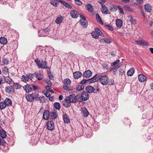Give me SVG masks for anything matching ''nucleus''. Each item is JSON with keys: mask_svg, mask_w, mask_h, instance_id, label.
I'll return each mask as SVG.
<instances>
[{"mask_svg": "<svg viewBox=\"0 0 153 153\" xmlns=\"http://www.w3.org/2000/svg\"><path fill=\"white\" fill-rule=\"evenodd\" d=\"M108 78L106 75L100 76L93 80V82H96L100 80V82L103 85H107L108 82Z\"/></svg>", "mask_w": 153, "mask_h": 153, "instance_id": "1", "label": "nucleus"}, {"mask_svg": "<svg viewBox=\"0 0 153 153\" xmlns=\"http://www.w3.org/2000/svg\"><path fill=\"white\" fill-rule=\"evenodd\" d=\"M92 37L95 39H98L100 36L102 37H104V35L100 30L98 28H96L95 29V31L91 33Z\"/></svg>", "mask_w": 153, "mask_h": 153, "instance_id": "2", "label": "nucleus"}, {"mask_svg": "<svg viewBox=\"0 0 153 153\" xmlns=\"http://www.w3.org/2000/svg\"><path fill=\"white\" fill-rule=\"evenodd\" d=\"M38 96H39V94L34 92L31 94H26L25 97L28 102H33L34 99L36 100V98Z\"/></svg>", "mask_w": 153, "mask_h": 153, "instance_id": "3", "label": "nucleus"}, {"mask_svg": "<svg viewBox=\"0 0 153 153\" xmlns=\"http://www.w3.org/2000/svg\"><path fill=\"white\" fill-rule=\"evenodd\" d=\"M80 98V99L79 100V101L80 102H81L82 101L87 100L89 99V95L87 92L85 91H83L81 94Z\"/></svg>", "mask_w": 153, "mask_h": 153, "instance_id": "4", "label": "nucleus"}, {"mask_svg": "<svg viewBox=\"0 0 153 153\" xmlns=\"http://www.w3.org/2000/svg\"><path fill=\"white\" fill-rule=\"evenodd\" d=\"M47 126V129L50 131H52L55 128L54 124L53 121H49L48 122Z\"/></svg>", "mask_w": 153, "mask_h": 153, "instance_id": "5", "label": "nucleus"}, {"mask_svg": "<svg viewBox=\"0 0 153 153\" xmlns=\"http://www.w3.org/2000/svg\"><path fill=\"white\" fill-rule=\"evenodd\" d=\"M49 29L48 28L44 30H41L39 31L38 35L39 36L43 37L47 35L48 33Z\"/></svg>", "mask_w": 153, "mask_h": 153, "instance_id": "6", "label": "nucleus"}, {"mask_svg": "<svg viewBox=\"0 0 153 153\" xmlns=\"http://www.w3.org/2000/svg\"><path fill=\"white\" fill-rule=\"evenodd\" d=\"M81 114L84 117H87L88 116L89 113L85 107H83L81 108Z\"/></svg>", "mask_w": 153, "mask_h": 153, "instance_id": "7", "label": "nucleus"}, {"mask_svg": "<svg viewBox=\"0 0 153 153\" xmlns=\"http://www.w3.org/2000/svg\"><path fill=\"white\" fill-rule=\"evenodd\" d=\"M67 97L68 98V99L69 100L71 103H75L77 100L76 96L74 94H71Z\"/></svg>", "mask_w": 153, "mask_h": 153, "instance_id": "8", "label": "nucleus"}, {"mask_svg": "<svg viewBox=\"0 0 153 153\" xmlns=\"http://www.w3.org/2000/svg\"><path fill=\"white\" fill-rule=\"evenodd\" d=\"M63 105L65 108H68L71 105V102L67 97L62 101Z\"/></svg>", "mask_w": 153, "mask_h": 153, "instance_id": "9", "label": "nucleus"}, {"mask_svg": "<svg viewBox=\"0 0 153 153\" xmlns=\"http://www.w3.org/2000/svg\"><path fill=\"white\" fill-rule=\"evenodd\" d=\"M6 92L9 94H13L15 92V90L12 86H7L5 88Z\"/></svg>", "mask_w": 153, "mask_h": 153, "instance_id": "10", "label": "nucleus"}, {"mask_svg": "<svg viewBox=\"0 0 153 153\" xmlns=\"http://www.w3.org/2000/svg\"><path fill=\"white\" fill-rule=\"evenodd\" d=\"M70 14L71 17L73 18L76 19L79 16V13L78 12L75 10H73L71 11Z\"/></svg>", "mask_w": 153, "mask_h": 153, "instance_id": "11", "label": "nucleus"}, {"mask_svg": "<svg viewBox=\"0 0 153 153\" xmlns=\"http://www.w3.org/2000/svg\"><path fill=\"white\" fill-rule=\"evenodd\" d=\"M24 90L26 93H28L32 91V89L30 85L27 84L23 87Z\"/></svg>", "mask_w": 153, "mask_h": 153, "instance_id": "12", "label": "nucleus"}, {"mask_svg": "<svg viewBox=\"0 0 153 153\" xmlns=\"http://www.w3.org/2000/svg\"><path fill=\"white\" fill-rule=\"evenodd\" d=\"M50 116V112L48 110H45L44 112L43 118L45 120H48Z\"/></svg>", "mask_w": 153, "mask_h": 153, "instance_id": "13", "label": "nucleus"}, {"mask_svg": "<svg viewBox=\"0 0 153 153\" xmlns=\"http://www.w3.org/2000/svg\"><path fill=\"white\" fill-rule=\"evenodd\" d=\"M137 44L143 46H146L148 44V43L143 40H138L135 41Z\"/></svg>", "mask_w": 153, "mask_h": 153, "instance_id": "14", "label": "nucleus"}, {"mask_svg": "<svg viewBox=\"0 0 153 153\" xmlns=\"http://www.w3.org/2000/svg\"><path fill=\"white\" fill-rule=\"evenodd\" d=\"M92 72L89 70L85 71L83 73L82 75L83 77L85 78H88L92 76Z\"/></svg>", "mask_w": 153, "mask_h": 153, "instance_id": "15", "label": "nucleus"}, {"mask_svg": "<svg viewBox=\"0 0 153 153\" xmlns=\"http://www.w3.org/2000/svg\"><path fill=\"white\" fill-rule=\"evenodd\" d=\"M82 73L79 71L75 72L73 73L74 78L75 79H78L81 77L82 76Z\"/></svg>", "mask_w": 153, "mask_h": 153, "instance_id": "16", "label": "nucleus"}, {"mask_svg": "<svg viewBox=\"0 0 153 153\" xmlns=\"http://www.w3.org/2000/svg\"><path fill=\"white\" fill-rule=\"evenodd\" d=\"M85 90L88 93H94V87L91 85L87 86Z\"/></svg>", "mask_w": 153, "mask_h": 153, "instance_id": "17", "label": "nucleus"}, {"mask_svg": "<svg viewBox=\"0 0 153 153\" xmlns=\"http://www.w3.org/2000/svg\"><path fill=\"white\" fill-rule=\"evenodd\" d=\"M147 78L143 74H140L139 75L138 79L141 82H144L146 80Z\"/></svg>", "mask_w": 153, "mask_h": 153, "instance_id": "18", "label": "nucleus"}, {"mask_svg": "<svg viewBox=\"0 0 153 153\" xmlns=\"http://www.w3.org/2000/svg\"><path fill=\"white\" fill-rule=\"evenodd\" d=\"M39 96H38L36 98V101H39L40 103H43L45 102V99L44 96H40L39 97Z\"/></svg>", "mask_w": 153, "mask_h": 153, "instance_id": "19", "label": "nucleus"}, {"mask_svg": "<svg viewBox=\"0 0 153 153\" xmlns=\"http://www.w3.org/2000/svg\"><path fill=\"white\" fill-rule=\"evenodd\" d=\"M34 74L35 75V77L37 79V80L39 81L42 80L43 78L42 77V74L40 72H35L34 73Z\"/></svg>", "mask_w": 153, "mask_h": 153, "instance_id": "20", "label": "nucleus"}, {"mask_svg": "<svg viewBox=\"0 0 153 153\" xmlns=\"http://www.w3.org/2000/svg\"><path fill=\"white\" fill-rule=\"evenodd\" d=\"M144 9L145 10L148 12L150 13L152 10V7L149 4H147L144 5Z\"/></svg>", "mask_w": 153, "mask_h": 153, "instance_id": "21", "label": "nucleus"}, {"mask_svg": "<svg viewBox=\"0 0 153 153\" xmlns=\"http://www.w3.org/2000/svg\"><path fill=\"white\" fill-rule=\"evenodd\" d=\"M116 24L117 27H121L123 25V22L120 19H117L116 20Z\"/></svg>", "mask_w": 153, "mask_h": 153, "instance_id": "22", "label": "nucleus"}, {"mask_svg": "<svg viewBox=\"0 0 153 153\" xmlns=\"http://www.w3.org/2000/svg\"><path fill=\"white\" fill-rule=\"evenodd\" d=\"M58 116V114L56 112L53 111L51 112H50V119H55Z\"/></svg>", "mask_w": 153, "mask_h": 153, "instance_id": "23", "label": "nucleus"}, {"mask_svg": "<svg viewBox=\"0 0 153 153\" xmlns=\"http://www.w3.org/2000/svg\"><path fill=\"white\" fill-rule=\"evenodd\" d=\"M63 118L65 123H70V121L69 116L65 114L63 116Z\"/></svg>", "mask_w": 153, "mask_h": 153, "instance_id": "24", "label": "nucleus"}, {"mask_svg": "<svg viewBox=\"0 0 153 153\" xmlns=\"http://www.w3.org/2000/svg\"><path fill=\"white\" fill-rule=\"evenodd\" d=\"M135 70L133 68H131L127 72V75L128 76H131L133 75L134 73Z\"/></svg>", "mask_w": 153, "mask_h": 153, "instance_id": "25", "label": "nucleus"}, {"mask_svg": "<svg viewBox=\"0 0 153 153\" xmlns=\"http://www.w3.org/2000/svg\"><path fill=\"white\" fill-rule=\"evenodd\" d=\"M101 11L103 13H105L106 14H109L108 11L107 7L105 5L102 7Z\"/></svg>", "mask_w": 153, "mask_h": 153, "instance_id": "26", "label": "nucleus"}, {"mask_svg": "<svg viewBox=\"0 0 153 153\" xmlns=\"http://www.w3.org/2000/svg\"><path fill=\"white\" fill-rule=\"evenodd\" d=\"M0 135L3 138H5L7 137V135L6 131L2 129L0 131Z\"/></svg>", "mask_w": 153, "mask_h": 153, "instance_id": "27", "label": "nucleus"}, {"mask_svg": "<svg viewBox=\"0 0 153 153\" xmlns=\"http://www.w3.org/2000/svg\"><path fill=\"white\" fill-rule=\"evenodd\" d=\"M79 22L81 25L83 26L84 27H86L88 25V22L86 20L85 21H84L83 20H80L79 21Z\"/></svg>", "mask_w": 153, "mask_h": 153, "instance_id": "28", "label": "nucleus"}, {"mask_svg": "<svg viewBox=\"0 0 153 153\" xmlns=\"http://www.w3.org/2000/svg\"><path fill=\"white\" fill-rule=\"evenodd\" d=\"M60 2L62 4L64 5L67 8L69 9H71L72 8V6L69 3L66 2L65 1H62L61 0H59Z\"/></svg>", "mask_w": 153, "mask_h": 153, "instance_id": "29", "label": "nucleus"}, {"mask_svg": "<svg viewBox=\"0 0 153 153\" xmlns=\"http://www.w3.org/2000/svg\"><path fill=\"white\" fill-rule=\"evenodd\" d=\"M7 43V40L4 37H1L0 38V43L3 45H6Z\"/></svg>", "mask_w": 153, "mask_h": 153, "instance_id": "30", "label": "nucleus"}, {"mask_svg": "<svg viewBox=\"0 0 153 153\" xmlns=\"http://www.w3.org/2000/svg\"><path fill=\"white\" fill-rule=\"evenodd\" d=\"M63 20V18L61 16L57 17L55 20V22L57 24H59L61 23Z\"/></svg>", "mask_w": 153, "mask_h": 153, "instance_id": "31", "label": "nucleus"}, {"mask_svg": "<svg viewBox=\"0 0 153 153\" xmlns=\"http://www.w3.org/2000/svg\"><path fill=\"white\" fill-rule=\"evenodd\" d=\"M41 68L43 69H47L48 68L47 63L46 61H42L41 63Z\"/></svg>", "mask_w": 153, "mask_h": 153, "instance_id": "32", "label": "nucleus"}, {"mask_svg": "<svg viewBox=\"0 0 153 153\" xmlns=\"http://www.w3.org/2000/svg\"><path fill=\"white\" fill-rule=\"evenodd\" d=\"M21 79L22 81L25 82H27L29 81V79H28V77L27 76V75H23L22 76Z\"/></svg>", "mask_w": 153, "mask_h": 153, "instance_id": "33", "label": "nucleus"}, {"mask_svg": "<svg viewBox=\"0 0 153 153\" xmlns=\"http://www.w3.org/2000/svg\"><path fill=\"white\" fill-rule=\"evenodd\" d=\"M96 19L98 22L101 25L103 24V22L102 21L100 15L98 14H96L95 16Z\"/></svg>", "mask_w": 153, "mask_h": 153, "instance_id": "34", "label": "nucleus"}, {"mask_svg": "<svg viewBox=\"0 0 153 153\" xmlns=\"http://www.w3.org/2000/svg\"><path fill=\"white\" fill-rule=\"evenodd\" d=\"M5 103L6 105L11 106L12 105V102L11 100L9 98H6L5 100Z\"/></svg>", "mask_w": 153, "mask_h": 153, "instance_id": "35", "label": "nucleus"}, {"mask_svg": "<svg viewBox=\"0 0 153 153\" xmlns=\"http://www.w3.org/2000/svg\"><path fill=\"white\" fill-rule=\"evenodd\" d=\"M128 17L130 19L129 21L131 24L134 25L136 23V21L135 19H133V17L131 16H128Z\"/></svg>", "mask_w": 153, "mask_h": 153, "instance_id": "36", "label": "nucleus"}, {"mask_svg": "<svg viewBox=\"0 0 153 153\" xmlns=\"http://www.w3.org/2000/svg\"><path fill=\"white\" fill-rule=\"evenodd\" d=\"M54 106L56 109L59 110L61 108V105L59 103L55 102L54 103Z\"/></svg>", "mask_w": 153, "mask_h": 153, "instance_id": "37", "label": "nucleus"}, {"mask_svg": "<svg viewBox=\"0 0 153 153\" xmlns=\"http://www.w3.org/2000/svg\"><path fill=\"white\" fill-rule=\"evenodd\" d=\"M123 8L125 10H128L130 12H132L133 11V9L131 8L130 7L126 5L123 6Z\"/></svg>", "mask_w": 153, "mask_h": 153, "instance_id": "38", "label": "nucleus"}, {"mask_svg": "<svg viewBox=\"0 0 153 153\" xmlns=\"http://www.w3.org/2000/svg\"><path fill=\"white\" fill-rule=\"evenodd\" d=\"M87 10H88L89 12H91L93 11L92 6L90 3H88L87 5Z\"/></svg>", "mask_w": 153, "mask_h": 153, "instance_id": "39", "label": "nucleus"}, {"mask_svg": "<svg viewBox=\"0 0 153 153\" xmlns=\"http://www.w3.org/2000/svg\"><path fill=\"white\" fill-rule=\"evenodd\" d=\"M64 84L65 85H69L71 83V81L69 79L67 78L64 80Z\"/></svg>", "mask_w": 153, "mask_h": 153, "instance_id": "40", "label": "nucleus"}, {"mask_svg": "<svg viewBox=\"0 0 153 153\" xmlns=\"http://www.w3.org/2000/svg\"><path fill=\"white\" fill-rule=\"evenodd\" d=\"M13 85L16 89H19L22 87V86L18 83H14Z\"/></svg>", "mask_w": 153, "mask_h": 153, "instance_id": "41", "label": "nucleus"}, {"mask_svg": "<svg viewBox=\"0 0 153 153\" xmlns=\"http://www.w3.org/2000/svg\"><path fill=\"white\" fill-rule=\"evenodd\" d=\"M7 105L5 102H0V109H2L4 108Z\"/></svg>", "mask_w": 153, "mask_h": 153, "instance_id": "42", "label": "nucleus"}, {"mask_svg": "<svg viewBox=\"0 0 153 153\" xmlns=\"http://www.w3.org/2000/svg\"><path fill=\"white\" fill-rule=\"evenodd\" d=\"M110 10L112 11H116L117 7L114 4L111 5L110 7Z\"/></svg>", "mask_w": 153, "mask_h": 153, "instance_id": "43", "label": "nucleus"}, {"mask_svg": "<svg viewBox=\"0 0 153 153\" xmlns=\"http://www.w3.org/2000/svg\"><path fill=\"white\" fill-rule=\"evenodd\" d=\"M2 73L4 74H7L8 73V69L5 67H4L2 69Z\"/></svg>", "mask_w": 153, "mask_h": 153, "instance_id": "44", "label": "nucleus"}, {"mask_svg": "<svg viewBox=\"0 0 153 153\" xmlns=\"http://www.w3.org/2000/svg\"><path fill=\"white\" fill-rule=\"evenodd\" d=\"M120 65H117L116 66L113 67L111 69V71H113V72H114L115 71H117L118 68L120 67Z\"/></svg>", "mask_w": 153, "mask_h": 153, "instance_id": "45", "label": "nucleus"}, {"mask_svg": "<svg viewBox=\"0 0 153 153\" xmlns=\"http://www.w3.org/2000/svg\"><path fill=\"white\" fill-rule=\"evenodd\" d=\"M35 62L38 67L39 68H41L42 66L41 65V62L40 60L38 58H37L35 60Z\"/></svg>", "mask_w": 153, "mask_h": 153, "instance_id": "46", "label": "nucleus"}, {"mask_svg": "<svg viewBox=\"0 0 153 153\" xmlns=\"http://www.w3.org/2000/svg\"><path fill=\"white\" fill-rule=\"evenodd\" d=\"M104 42L107 44H110L111 42V40L110 39L108 38H105L103 39Z\"/></svg>", "mask_w": 153, "mask_h": 153, "instance_id": "47", "label": "nucleus"}, {"mask_svg": "<svg viewBox=\"0 0 153 153\" xmlns=\"http://www.w3.org/2000/svg\"><path fill=\"white\" fill-rule=\"evenodd\" d=\"M117 7L119 9V10L120 12V13L122 15H124V13L123 10V9L119 5H118L117 6Z\"/></svg>", "mask_w": 153, "mask_h": 153, "instance_id": "48", "label": "nucleus"}, {"mask_svg": "<svg viewBox=\"0 0 153 153\" xmlns=\"http://www.w3.org/2000/svg\"><path fill=\"white\" fill-rule=\"evenodd\" d=\"M6 81L7 83L10 84H12L13 82V81L12 79L9 77L6 79Z\"/></svg>", "mask_w": 153, "mask_h": 153, "instance_id": "49", "label": "nucleus"}, {"mask_svg": "<svg viewBox=\"0 0 153 153\" xmlns=\"http://www.w3.org/2000/svg\"><path fill=\"white\" fill-rule=\"evenodd\" d=\"M97 76V74H96L92 78L88 79V80H90L89 83H91L93 82H93V80L94 79H95L97 77H96Z\"/></svg>", "mask_w": 153, "mask_h": 153, "instance_id": "50", "label": "nucleus"}, {"mask_svg": "<svg viewBox=\"0 0 153 153\" xmlns=\"http://www.w3.org/2000/svg\"><path fill=\"white\" fill-rule=\"evenodd\" d=\"M76 4L79 6H81L82 2L79 0H74Z\"/></svg>", "mask_w": 153, "mask_h": 153, "instance_id": "51", "label": "nucleus"}, {"mask_svg": "<svg viewBox=\"0 0 153 153\" xmlns=\"http://www.w3.org/2000/svg\"><path fill=\"white\" fill-rule=\"evenodd\" d=\"M84 88V85H82L79 86L76 88V90L77 91H80L82 90Z\"/></svg>", "mask_w": 153, "mask_h": 153, "instance_id": "52", "label": "nucleus"}, {"mask_svg": "<svg viewBox=\"0 0 153 153\" xmlns=\"http://www.w3.org/2000/svg\"><path fill=\"white\" fill-rule=\"evenodd\" d=\"M105 26L106 27L108 28V29L111 30H114V28L111 25H106Z\"/></svg>", "mask_w": 153, "mask_h": 153, "instance_id": "53", "label": "nucleus"}, {"mask_svg": "<svg viewBox=\"0 0 153 153\" xmlns=\"http://www.w3.org/2000/svg\"><path fill=\"white\" fill-rule=\"evenodd\" d=\"M83 46L85 48L88 49L90 47L91 45L89 43H86L83 45Z\"/></svg>", "mask_w": 153, "mask_h": 153, "instance_id": "54", "label": "nucleus"}, {"mask_svg": "<svg viewBox=\"0 0 153 153\" xmlns=\"http://www.w3.org/2000/svg\"><path fill=\"white\" fill-rule=\"evenodd\" d=\"M2 63L4 64L7 65L8 64V59L6 58H3Z\"/></svg>", "mask_w": 153, "mask_h": 153, "instance_id": "55", "label": "nucleus"}, {"mask_svg": "<svg viewBox=\"0 0 153 153\" xmlns=\"http://www.w3.org/2000/svg\"><path fill=\"white\" fill-rule=\"evenodd\" d=\"M34 75V74H29L27 76L28 77V79H30V80H32L33 78Z\"/></svg>", "mask_w": 153, "mask_h": 153, "instance_id": "56", "label": "nucleus"}, {"mask_svg": "<svg viewBox=\"0 0 153 153\" xmlns=\"http://www.w3.org/2000/svg\"><path fill=\"white\" fill-rule=\"evenodd\" d=\"M31 86L34 90H36L40 89V87L39 86H37L33 85H31Z\"/></svg>", "mask_w": 153, "mask_h": 153, "instance_id": "57", "label": "nucleus"}, {"mask_svg": "<svg viewBox=\"0 0 153 153\" xmlns=\"http://www.w3.org/2000/svg\"><path fill=\"white\" fill-rule=\"evenodd\" d=\"M114 83V81L113 79H110L109 81L108 80V83L109 85H113Z\"/></svg>", "mask_w": 153, "mask_h": 153, "instance_id": "58", "label": "nucleus"}, {"mask_svg": "<svg viewBox=\"0 0 153 153\" xmlns=\"http://www.w3.org/2000/svg\"><path fill=\"white\" fill-rule=\"evenodd\" d=\"M120 60L119 59L117 60L115 62L111 63V65L112 66L115 65L116 64L119 63L120 62Z\"/></svg>", "mask_w": 153, "mask_h": 153, "instance_id": "59", "label": "nucleus"}, {"mask_svg": "<svg viewBox=\"0 0 153 153\" xmlns=\"http://www.w3.org/2000/svg\"><path fill=\"white\" fill-rule=\"evenodd\" d=\"M45 81L49 85H50V86L52 85V83L48 79H45Z\"/></svg>", "mask_w": 153, "mask_h": 153, "instance_id": "60", "label": "nucleus"}, {"mask_svg": "<svg viewBox=\"0 0 153 153\" xmlns=\"http://www.w3.org/2000/svg\"><path fill=\"white\" fill-rule=\"evenodd\" d=\"M6 142L5 141L2 139H1L0 140V145L4 146L5 143Z\"/></svg>", "mask_w": 153, "mask_h": 153, "instance_id": "61", "label": "nucleus"}, {"mask_svg": "<svg viewBox=\"0 0 153 153\" xmlns=\"http://www.w3.org/2000/svg\"><path fill=\"white\" fill-rule=\"evenodd\" d=\"M48 76L49 79L51 80H53V75L51 74V72L48 73Z\"/></svg>", "mask_w": 153, "mask_h": 153, "instance_id": "62", "label": "nucleus"}, {"mask_svg": "<svg viewBox=\"0 0 153 153\" xmlns=\"http://www.w3.org/2000/svg\"><path fill=\"white\" fill-rule=\"evenodd\" d=\"M88 81H90V80H88V79L87 80L83 79L80 82V84H82V85L84 84L85 83Z\"/></svg>", "mask_w": 153, "mask_h": 153, "instance_id": "63", "label": "nucleus"}, {"mask_svg": "<svg viewBox=\"0 0 153 153\" xmlns=\"http://www.w3.org/2000/svg\"><path fill=\"white\" fill-rule=\"evenodd\" d=\"M79 16L81 19H82L81 20H84V21L86 20V18L84 15H83L81 13L79 14Z\"/></svg>", "mask_w": 153, "mask_h": 153, "instance_id": "64", "label": "nucleus"}]
</instances>
